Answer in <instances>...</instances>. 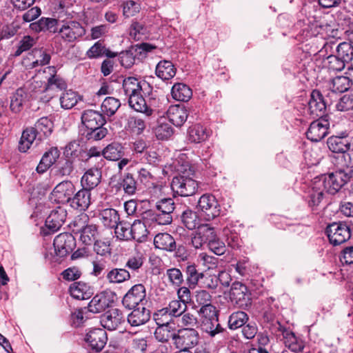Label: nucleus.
Here are the masks:
<instances>
[{"mask_svg":"<svg viewBox=\"0 0 353 353\" xmlns=\"http://www.w3.org/2000/svg\"><path fill=\"white\" fill-rule=\"evenodd\" d=\"M179 174L174 176L171 182L172 191L181 196L194 195L198 190V183L192 178L194 171L188 164H182L177 169Z\"/></svg>","mask_w":353,"mask_h":353,"instance_id":"nucleus-1","label":"nucleus"},{"mask_svg":"<svg viewBox=\"0 0 353 353\" xmlns=\"http://www.w3.org/2000/svg\"><path fill=\"white\" fill-rule=\"evenodd\" d=\"M351 171L336 170L316 179V188H323L327 192L334 194L352 178Z\"/></svg>","mask_w":353,"mask_h":353,"instance_id":"nucleus-2","label":"nucleus"},{"mask_svg":"<svg viewBox=\"0 0 353 353\" xmlns=\"http://www.w3.org/2000/svg\"><path fill=\"white\" fill-rule=\"evenodd\" d=\"M88 216L81 214L75 218L72 229L73 232L80 234L79 239L85 245H92L99 237L97 226L94 224H88Z\"/></svg>","mask_w":353,"mask_h":353,"instance_id":"nucleus-3","label":"nucleus"},{"mask_svg":"<svg viewBox=\"0 0 353 353\" xmlns=\"http://www.w3.org/2000/svg\"><path fill=\"white\" fill-rule=\"evenodd\" d=\"M199 332L193 328L176 330L174 345L179 350H190L199 343Z\"/></svg>","mask_w":353,"mask_h":353,"instance_id":"nucleus-4","label":"nucleus"},{"mask_svg":"<svg viewBox=\"0 0 353 353\" xmlns=\"http://www.w3.org/2000/svg\"><path fill=\"white\" fill-rule=\"evenodd\" d=\"M197 208L204 219L210 221L220 214L221 207L216 197L210 194H204L199 201Z\"/></svg>","mask_w":353,"mask_h":353,"instance_id":"nucleus-5","label":"nucleus"},{"mask_svg":"<svg viewBox=\"0 0 353 353\" xmlns=\"http://www.w3.org/2000/svg\"><path fill=\"white\" fill-rule=\"evenodd\" d=\"M329 241L333 245H341L351 237L350 228L345 223H333L326 228Z\"/></svg>","mask_w":353,"mask_h":353,"instance_id":"nucleus-6","label":"nucleus"},{"mask_svg":"<svg viewBox=\"0 0 353 353\" xmlns=\"http://www.w3.org/2000/svg\"><path fill=\"white\" fill-rule=\"evenodd\" d=\"M49 73L51 76L48 79V83L42 90H38V92L42 91H50V90H65L67 87L65 81L56 74V68L54 66L48 67ZM41 82L34 81L32 82L28 87L30 92H37L36 89L41 86Z\"/></svg>","mask_w":353,"mask_h":353,"instance_id":"nucleus-7","label":"nucleus"},{"mask_svg":"<svg viewBox=\"0 0 353 353\" xmlns=\"http://www.w3.org/2000/svg\"><path fill=\"white\" fill-rule=\"evenodd\" d=\"M53 245L56 256L63 258L73 251L76 246V240L70 233H61L55 237Z\"/></svg>","mask_w":353,"mask_h":353,"instance_id":"nucleus-8","label":"nucleus"},{"mask_svg":"<svg viewBox=\"0 0 353 353\" xmlns=\"http://www.w3.org/2000/svg\"><path fill=\"white\" fill-rule=\"evenodd\" d=\"M129 105L135 111L145 114L146 116H151L155 111L157 101L155 98L151 97L149 101L143 97L142 93L133 95L128 99Z\"/></svg>","mask_w":353,"mask_h":353,"instance_id":"nucleus-9","label":"nucleus"},{"mask_svg":"<svg viewBox=\"0 0 353 353\" xmlns=\"http://www.w3.org/2000/svg\"><path fill=\"white\" fill-rule=\"evenodd\" d=\"M66 216L67 212L61 207H57L52 210L46 220L44 234L47 235L59 230L65 222Z\"/></svg>","mask_w":353,"mask_h":353,"instance_id":"nucleus-10","label":"nucleus"},{"mask_svg":"<svg viewBox=\"0 0 353 353\" xmlns=\"http://www.w3.org/2000/svg\"><path fill=\"white\" fill-rule=\"evenodd\" d=\"M145 289L142 284L132 286L125 294L122 300L123 306L130 310L139 307L145 299Z\"/></svg>","mask_w":353,"mask_h":353,"instance_id":"nucleus-11","label":"nucleus"},{"mask_svg":"<svg viewBox=\"0 0 353 353\" xmlns=\"http://www.w3.org/2000/svg\"><path fill=\"white\" fill-rule=\"evenodd\" d=\"M114 301L112 292L103 291L96 294L88 304V310L92 313H100L110 307Z\"/></svg>","mask_w":353,"mask_h":353,"instance_id":"nucleus-12","label":"nucleus"},{"mask_svg":"<svg viewBox=\"0 0 353 353\" xmlns=\"http://www.w3.org/2000/svg\"><path fill=\"white\" fill-rule=\"evenodd\" d=\"M230 297L239 307L251 305L250 293L247 286L240 282H234L230 290Z\"/></svg>","mask_w":353,"mask_h":353,"instance_id":"nucleus-13","label":"nucleus"},{"mask_svg":"<svg viewBox=\"0 0 353 353\" xmlns=\"http://www.w3.org/2000/svg\"><path fill=\"white\" fill-rule=\"evenodd\" d=\"M329 127V121L324 118L314 121L306 132L307 138L312 141L318 142L327 135Z\"/></svg>","mask_w":353,"mask_h":353,"instance_id":"nucleus-14","label":"nucleus"},{"mask_svg":"<svg viewBox=\"0 0 353 353\" xmlns=\"http://www.w3.org/2000/svg\"><path fill=\"white\" fill-rule=\"evenodd\" d=\"M59 32L63 39L68 42H72L83 36L85 30L79 22L70 21L61 26Z\"/></svg>","mask_w":353,"mask_h":353,"instance_id":"nucleus-15","label":"nucleus"},{"mask_svg":"<svg viewBox=\"0 0 353 353\" xmlns=\"http://www.w3.org/2000/svg\"><path fill=\"white\" fill-rule=\"evenodd\" d=\"M74 191V185L71 181H63L55 186L52 195L57 203H64L71 201Z\"/></svg>","mask_w":353,"mask_h":353,"instance_id":"nucleus-16","label":"nucleus"},{"mask_svg":"<svg viewBox=\"0 0 353 353\" xmlns=\"http://www.w3.org/2000/svg\"><path fill=\"white\" fill-rule=\"evenodd\" d=\"M85 340L92 350L100 352L107 342L106 332L101 328L93 329L87 333Z\"/></svg>","mask_w":353,"mask_h":353,"instance_id":"nucleus-17","label":"nucleus"},{"mask_svg":"<svg viewBox=\"0 0 353 353\" xmlns=\"http://www.w3.org/2000/svg\"><path fill=\"white\" fill-rule=\"evenodd\" d=\"M326 110V103L323 95L318 90H313L308 102V110L314 117L323 118Z\"/></svg>","mask_w":353,"mask_h":353,"instance_id":"nucleus-18","label":"nucleus"},{"mask_svg":"<svg viewBox=\"0 0 353 353\" xmlns=\"http://www.w3.org/2000/svg\"><path fill=\"white\" fill-rule=\"evenodd\" d=\"M123 321V316L119 309H111L101 316V325L109 330H114Z\"/></svg>","mask_w":353,"mask_h":353,"instance_id":"nucleus-19","label":"nucleus"},{"mask_svg":"<svg viewBox=\"0 0 353 353\" xmlns=\"http://www.w3.org/2000/svg\"><path fill=\"white\" fill-rule=\"evenodd\" d=\"M81 121L87 131L99 125H103L105 121L102 114L92 110H85L81 115Z\"/></svg>","mask_w":353,"mask_h":353,"instance_id":"nucleus-20","label":"nucleus"},{"mask_svg":"<svg viewBox=\"0 0 353 353\" xmlns=\"http://www.w3.org/2000/svg\"><path fill=\"white\" fill-rule=\"evenodd\" d=\"M150 318V310L141 305L133 308V310L128 315L127 320L131 326L138 327L146 323Z\"/></svg>","mask_w":353,"mask_h":353,"instance_id":"nucleus-21","label":"nucleus"},{"mask_svg":"<svg viewBox=\"0 0 353 353\" xmlns=\"http://www.w3.org/2000/svg\"><path fill=\"white\" fill-rule=\"evenodd\" d=\"M279 330L282 333L283 340L285 345L291 351L294 352H299L303 350V342L301 339H298L294 332L285 329L281 325H279Z\"/></svg>","mask_w":353,"mask_h":353,"instance_id":"nucleus-22","label":"nucleus"},{"mask_svg":"<svg viewBox=\"0 0 353 353\" xmlns=\"http://www.w3.org/2000/svg\"><path fill=\"white\" fill-rule=\"evenodd\" d=\"M188 110L183 106L171 105L167 110V117L170 123L181 127L188 119Z\"/></svg>","mask_w":353,"mask_h":353,"instance_id":"nucleus-23","label":"nucleus"},{"mask_svg":"<svg viewBox=\"0 0 353 353\" xmlns=\"http://www.w3.org/2000/svg\"><path fill=\"white\" fill-rule=\"evenodd\" d=\"M51 56L47 50L42 48L34 49L29 54L28 59L30 63L27 65L30 68H34L38 66H43L50 63Z\"/></svg>","mask_w":353,"mask_h":353,"instance_id":"nucleus-24","label":"nucleus"},{"mask_svg":"<svg viewBox=\"0 0 353 353\" xmlns=\"http://www.w3.org/2000/svg\"><path fill=\"white\" fill-rule=\"evenodd\" d=\"M327 145L333 154L348 152L350 143L348 139L338 136H332L327 139Z\"/></svg>","mask_w":353,"mask_h":353,"instance_id":"nucleus-25","label":"nucleus"},{"mask_svg":"<svg viewBox=\"0 0 353 353\" xmlns=\"http://www.w3.org/2000/svg\"><path fill=\"white\" fill-rule=\"evenodd\" d=\"M60 156L59 150L54 147L50 148L48 151H46L39 165L37 167V171L39 173L45 172L50 166H52L59 159Z\"/></svg>","mask_w":353,"mask_h":353,"instance_id":"nucleus-26","label":"nucleus"},{"mask_svg":"<svg viewBox=\"0 0 353 353\" xmlns=\"http://www.w3.org/2000/svg\"><path fill=\"white\" fill-rule=\"evenodd\" d=\"M149 86L145 82L141 83L138 79L132 77H128L123 81V89L128 99L133 95L142 93L143 86Z\"/></svg>","mask_w":353,"mask_h":353,"instance_id":"nucleus-27","label":"nucleus"},{"mask_svg":"<svg viewBox=\"0 0 353 353\" xmlns=\"http://www.w3.org/2000/svg\"><path fill=\"white\" fill-rule=\"evenodd\" d=\"M32 94H30L23 88H19L11 97L10 110L14 113L21 111L23 104L28 101Z\"/></svg>","mask_w":353,"mask_h":353,"instance_id":"nucleus-28","label":"nucleus"},{"mask_svg":"<svg viewBox=\"0 0 353 353\" xmlns=\"http://www.w3.org/2000/svg\"><path fill=\"white\" fill-rule=\"evenodd\" d=\"M101 179V171L98 168H90L83 175L81 183L83 188L90 190L100 183Z\"/></svg>","mask_w":353,"mask_h":353,"instance_id":"nucleus-29","label":"nucleus"},{"mask_svg":"<svg viewBox=\"0 0 353 353\" xmlns=\"http://www.w3.org/2000/svg\"><path fill=\"white\" fill-rule=\"evenodd\" d=\"M32 128L35 130L38 135V139L49 137L54 128V123L51 118L48 117H43L37 120Z\"/></svg>","mask_w":353,"mask_h":353,"instance_id":"nucleus-30","label":"nucleus"},{"mask_svg":"<svg viewBox=\"0 0 353 353\" xmlns=\"http://www.w3.org/2000/svg\"><path fill=\"white\" fill-rule=\"evenodd\" d=\"M154 331L155 339L162 343L168 342L170 339L174 342L176 331L169 323L159 324Z\"/></svg>","mask_w":353,"mask_h":353,"instance_id":"nucleus-31","label":"nucleus"},{"mask_svg":"<svg viewBox=\"0 0 353 353\" xmlns=\"http://www.w3.org/2000/svg\"><path fill=\"white\" fill-rule=\"evenodd\" d=\"M90 190L83 188L72 197V205L77 210H85L91 203Z\"/></svg>","mask_w":353,"mask_h":353,"instance_id":"nucleus-32","label":"nucleus"},{"mask_svg":"<svg viewBox=\"0 0 353 353\" xmlns=\"http://www.w3.org/2000/svg\"><path fill=\"white\" fill-rule=\"evenodd\" d=\"M176 68L170 61L163 60L158 63L156 66V75L163 81L173 78L176 74Z\"/></svg>","mask_w":353,"mask_h":353,"instance_id":"nucleus-33","label":"nucleus"},{"mask_svg":"<svg viewBox=\"0 0 353 353\" xmlns=\"http://www.w3.org/2000/svg\"><path fill=\"white\" fill-rule=\"evenodd\" d=\"M327 88L330 91L327 94V97L330 94L342 93L349 90L350 86L348 84V80L344 76H337L330 79L327 83Z\"/></svg>","mask_w":353,"mask_h":353,"instance_id":"nucleus-34","label":"nucleus"},{"mask_svg":"<svg viewBox=\"0 0 353 353\" xmlns=\"http://www.w3.org/2000/svg\"><path fill=\"white\" fill-rule=\"evenodd\" d=\"M70 295L78 300H84L89 299L92 295L90 286L85 283L74 282L69 289Z\"/></svg>","mask_w":353,"mask_h":353,"instance_id":"nucleus-35","label":"nucleus"},{"mask_svg":"<svg viewBox=\"0 0 353 353\" xmlns=\"http://www.w3.org/2000/svg\"><path fill=\"white\" fill-rule=\"evenodd\" d=\"M154 244L160 250L173 251L176 248L174 238L168 233H159L154 236Z\"/></svg>","mask_w":353,"mask_h":353,"instance_id":"nucleus-36","label":"nucleus"},{"mask_svg":"<svg viewBox=\"0 0 353 353\" xmlns=\"http://www.w3.org/2000/svg\"><path fill=\"white\" fill-rule=\"evenodd\" d=\"M185 274L186 283L191 289H194L199 285L201 279L203 277V272H199L194 263H188L185 267Z\"/></svg>","mask_w":353,"mask_h":353,"instance_id":"nucleus-37","label":"nucleus"},{"mask_svg":"<svg viewBox=\"0 0 353 353\" xmlns=\"http://www.w3.org/2000/svg\"><path fill=\"white\" fill-rule=\"evenodd\" d=\"M117 189L122 190L128 196L135 194L137 190V183L132 174L130 173L125 174L118 183Z\"/></svg>","mask_w":353,"mask_h":353,"instance_id":"nucleus-38","label":"nucleus"},{"mask_svg":"<svg viewBox=\"0 0 353 353\" xmlns=\"http://www.w3.org/2000/svg\"><path fill=\"white\" fill-rule=\"evenodd\" d=\"M99 217L103 225L107 228H114L119 222L118 212L113 208H106L101 210Z\"/></svg>","mask_w":353,"mask_h":353,"instance_id":"nucleus-39","label":"nucleus"},{"mask_svg":"<svg viewBox=\"0 0 353 353\" xmlns=\"http://www.w3.org/2000/svg\"><path fill=\"white\" fill-rule=\"evenodd\" d=\"M331 162L338 168L337 170L351 171L350 168L352 165L351 156L348 152L332 154L330 156Z\"/></svg>","mask_w":353,"mask_h":353,"instance_id":"nucleus-40","label":"nucleus"},{"mask_svg":"<svg viewBox=\"0 0 353 353\" xmlns=\"http://www.w3.org/2000/svg\"><path fill=\"white\" fill-rule=\"evenodd\" d=\"M107 281L112 284L121 283L130 278L128 270L123 268H112L108 271L105 276Z\"/></svg>","mask_w":353,"mask_h":353,"instance_id":"nucleus-41","label":"nucleus"},{"mask_svg":"<svg viewBox=\"0 0 353 353\" xmlns=\"http://www.w3.org/2000/svg\"><path fill=\"white\" fill-rule=\"evenodd\" d=\"M172 97L179 101H187L192 95V90L185 84L178 83H175L172 88Z\"/></svg>","mask_w":353,"mask_h":353,"instance_id":"nucleus-42","label":"nucleus"},{"mask_svg":"<svg viewBox=\"0 0 353 353\" xmlns=\"http://www.w3.org/2000/svg\"><path fill=\"white\" fill-rule=\"evenodd\" d=\"M37 137L38 138L37 133L32 128L24 130L19 144V151L26 152L30 148Z\"/></svg>","mask_w":353,"mask_h":353,"instance_id":"nucleus-43","label":"nucleus"},{"mask_svg":"<svg viewBox=\"0 0 353 353\" xmlns=\"http://www.w3.org/2000/svg\"><path fill=\"white\" fill-rule=\"evenodd\" d=\"M323 68L330 72L341 71L345 66V63L336 54H330L322 61Z\"/></svg>","mask_w":353,"mask_h":353,"instance_id":"nucleus-44","label":"nucleus"},{"mask_svg":"<svg viewBox=\"0 0 353 353\" xmlns=\"http://www.w3.org/2000/svg\"><path fill=\"white\" fill-rule=\"evenodd\" d=\"M208 134L206 129L200 124H196L190 127L188 130V138L192 143H201L207 139Z\"/></svg>","mask_w":353,"mask_h":353,"instance_id":"nucleus-45","label":"nucleus"},{"mask_svg":"<svg viewBox=\"0 0 353 353\" xmlns=\"http://www.w3.org/2000/svg\"><path fill=\"white\" fill-rule=\"evenodd\" d=\"M114 233L117 239L123 241L132 239L131 223L127 221H119L114 227Z\"/></svg>","mask_w":353,"mask_h":353,"instance_id":"nucleus-46","label":"nucleus"},{"mask_svg":"<svg viewBox=\"0 0 353 353\" xmlns=\"http://www.w3.org/2000/svg\"><path fill=\"white\" fill-rule=\"evenodd\" d=\"M121 106L120 101L114 97H106L101 106V112L108 116L114 115Z\"/></svg>","mask_w":353,"mask_h":353,"instance_id":"nucleus-47","label":"nucleus"},{"mask_svg":"<svg viewBox=\"0 0 353 353\" xmlns=\"http://www.w3.org/2000/svg\"><path fill=\"white\" fill-rule=\"evenodd\" d=\"M201 328L212 337L223 331L219 323L218 317L201 320Z\"/></svg>","mask_w":353,"mask_h":353,"instance_id":"nucleus-48","label":"nucleus"},{"mask_svg":"<svg viewBox=\"0 0 353 353\" xmlns=\"http://www.w3.org/2000/svg\"><path fill=\"white\" fill-rule=\"evenodd\" d=\"M336 55L345 63H349L353 59V46L348 42L339 43L336 48Z\"/></svg>","mask_w":353,"mask_h":353,"instance_id":"nucleus-49","label":"nucleus"},{"mask_svg":"<svg viewBox=\"0 0 353 353\" xmlns=\"http://www.w3.org/2000/svg\"><path fill=\"white\" fill-rule=\"evenodd\" d=\"M102 154L106 159L117 161L123 155L122 146L117 143L109 144L103 150Z\"/></svg>","mask_w":353,"mask_h":353,"instance_id":"nucleus-50","label":"nucleus"},{"mask_svg":"<svg viewBox=\"0 0 353 353\" xmlns=\"http://www.w3.org/2000/svg\"><path fill=\"white\" fill-rule=\"evenodd\" d=\"M248 320L247 314L239 311L232 313L228 320V326L231 330H236L245 325Z\"/></svg>","mask_w":353,"mask_h":353,"instance_id":"nucleus-51","label":"nucleus"},{"mask_svg":"<svg viewBox=\"0 0 353 353\" xmlns=\"http://www.w3.org/2000/svg\"><path fill=\"white\" fill-rule=\"evenodd\" d=\"M181 221L189 230H194L199 226V217L195 212L191 210H185L181 214Z\"/></svg>","mask_w":353,"mask_h":353,"instance_id":"nucleus-52","label":"nucleus"},{"mask_svg":"<svg viewBox=\"0 0 353 353\" xmlns=\"http://www.w3.org/2000/svg\"><path fill=\"white\" fill-rule=\"evenodd\" d=\"M132 239L138 241H142L148 234V230L145 225L141 220H135L131 223Z\"/></svg>","mask_w":353,"mask_h":353,"instance_id":"nucleus-53","label":"nucleus"},{"mask_svg":"<svg viewBox=\"0 0 353 353\" xmlns=\"http://www.w3.org/2000/svg\"><path fill=\"white\" fill-rule=\"evenodd\" d=\"M54 170L57 176H69L74 170L73 163L69 159H63L54 166Z\"/></svg>","mask_w":353,"mask_h":353,"instance_id":"nucleus-54","label":"nucleus"},{"mask_svg":"<svg viewBox=\"0 0 353 353\" xmlns=\"http://www.w3.org/2000/svg\"><path fill=\"white\" fill-rule=\"evenodd\" d=\"M60 104L64 109H70L77 103V94L72 90H67L60 97Z\"/></svg>","mask_w":353,"mask_h":353,"instance_id":"nucleus-55","label":"nucleus"},{"mask_svg":"<svg viewBox=\"0 0 353 353\" xmlns=\"http://www.w3.org/2000/svg\"><path fill=\"white\" fill-rule=\"evenodd\" d=\"M187 305L179 300H172L166 307L167 312L172 316H181L186 310Z\"/></svg>","mask_w":353,"mask_h":353,"instance_id":"nucleus-56","label":"nucleus"},{"mask_svg":"<svg viewBox=\"0 0 353 353\" xmlns=\"http://www.w3.org/2000/svg\"><path fill=\"white\" fill-rule=\"evenodd\" d=\"M126 127L134 133L139 134L145 128V123L142 119L132 116L128 117Z\"/></svg>","mask_w":353,"mask_h":353,"instance_id":"nucleus-57","label":"nucleus"},{"mask_svg":"<svg viewBox=\"0 0 353 353\" xmlns=\"http://www.w3.org/2000/svg\"><path fill=\"white\" fill-rule=\"evenodd\" d=\"M155 208L157 212L172 215L174 208V202L171 198H164L156 203Z\"/></svg>","mask_w":353,"mask_h":353,"instance_id":"nucleus-58","label":"nucleus"},{"mask_svg":"<svg viewBox=\"0 0 353 353\" xmlns=\"http://www.w3.org/2000/svg\"><path fill=\"white\" fill-rule=\"evenodd\" d=\"M154 133L158 139H168L172 135L173 129L169 123H159L154 129Z\"/></svg>","mask_w":353,"mask_h":353,"instance_id":"nucleus-59","label":"nucleus"},{"mask_svg":"<svg viewBox=\"0 0 353 353\" xmlns=\"http://www.w3.org/2000/svg\"><path fill=\"white\" fill-rule=\"evenodd\" d=\"M336 108L341 112L350 111L353 110V92L341 97L337 103Z\"/></svg>","mask_w":353,"mask_h":353,"instance_id":"nucleus-60","label":"nucleus"},{"mask_svg":"<svg viewBox=\"0 0 353 353\" xmlns=\"http://www.w3.org/2000/svg\"><path fill=\"white\" fill-rule=\"evenodd\" d=\"M197 231L206 243H208L212 239H215L216 236L214 228L211 227L209 224L199 225Z\"/></svg>","mask_w":353,"mask_h":353,"instance_id":"nucleus-61","label":"nucleus"},{"mask_svg":"<svg viewBox=\"0 0 353 353\" xmlns=\"http://www.w3.org/2000/svg\"><path fill=\"white\" fill-rule=\"evenodd\" d=\"M169 281L174 285L179 287L183 283V276L178 268H170L166 271Z\"/></svg>","mask_w":353,"mask_h":353,"instance_id":"nucleus-62","label":"nucleus"},{"mask_svg":"<svg viewBox=\"0 0 353 353\" xmlns=\"http://www.w3.org/2000/svg\"><path fill=\"white\" fill-rule=\"evenodd\" d=\"M316 179H314L309 200V205L312 207L317 206L321 203L325 190L323 188H316Z\"/></svg>","mask_w":353,"mask_h":353,"instance_id":"nucleus-63","label":"nucleus"},{"mask_svg":"<svg viewBox=\"0 0 353 353\" xmlns=\"http://www.w3.org/2000/svg\"><path fill=\"white\" fill-rule=\"evenodd\" d=\"M36 43V40L30 36H25L19 43V46L14 52V56L18 57L23 52L30 50Z\"/></svg>","mask_w":353,"mask_h":353,"instance_id":"nucleus-64","label":"nucleus"}]
</instances>
